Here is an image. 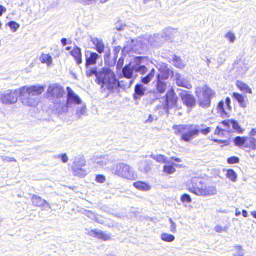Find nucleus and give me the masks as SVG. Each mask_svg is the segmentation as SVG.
Wrapping results in <instances>:
<instances>
[{
	"instance_id": "obj_9",
	"label": "nucleus",
	"mask_w": 256,
	"mask_h": 256,
	"mask_svg": "<svg viewBox=\"0 0 256 256\" xmlns=\"http://www.w3.org/2000/svg\"><path fill=\"white\" fill-rule=\"evenodd\" d=\"M134 71L133 69V66H132L131 64H128L126 66L122 68V74L124 77L126 79H128V82L126 84H123L124 80H120V82H117V86L118 85L120 87L123 88H128L132 84L134 78H133V72Z\"/></svg>"
},
{
	"instance_id": "obj_44",
	"label": "nucleus",
	"mask_w": 256,
	"mask_h": 256,
	"mask_svg": "<svg viewBox=\"0 0 256 256\" xmlns=\"http://www.w3.org/2000/svg\"><path fill=\"white\" fill-rule=\"evenodd\" d=\"M180 200L183 203L190 204L192 202L191 197L188 194H184L182 196Z\"/></svg>"
},
{
	"instance_id": "obj_26",
	"label": "nucleus",
	"mask_w": 256,
	"mask_h": 256,
	"mask_svg": "<svg viewBox=\"0 0 256 256\" xmlns=\"http://www.w3.org/2000/svg\"><path fill=\"white\" fill-rule=\"evenodd\" d=\"M236 86L241 91L250 94H252V89L245 83L241 81H238Z\"/></svg>"
},
{
	"instance_id": "obj_27",
	"label": "nucleus",
	"mask_w": 256,
	"mask_h": 256,
	"mask_svg": "<svg viewBox=\"0 0 256 256\" xmlns=\"http://www.w3.org/2000/svg\"><path fill=\"white\" fill-rule=\"evenodd\" d=\"M94 162L100 167L106 166L109 162L108 156L98 157L95 158Z\"/></svg>"
},
{
	"instance_id": "obj_5",
	"label": "nucleus",
	"mask_w": 256,
	"mask_h": 256,
	"mask_svg": "<svg viewBox=\"0 0 256 256\" xmlns=\"http://www.w3.org/2000/svg\"><path fill=\"white\" fill-rule=\"evenodd\" d=\"M173 129L176 135L181 136V138L186 142H190L197 137L200 133V130L198 125L182 124L174 126Z\"/></svg>"
},
{
	"instance_id": "obj_56",
	"label": "nucleus",
	"mask_w": 256,
	"mask_h": 256,
	"mask_svg": "<svg viewBox=\"0 0 256 256\" xmlns=\"http://www.w3.org/2000/svg\"><path fill=\"white\" fill-rule=\"evenodd\" d=\"M211 132L210 128H208L205 129H202L200 130V132L204 136L208 135Z\"/></svg>"
},
{
	"instance_id": "obj_41",
	"label": "nucleus",
	"mask_w": 256,
	"mask_h": 256,
	"mask_svg": "<svg viewBox=\"0 0 256 256\" xmlns=\"http://www.w3.org/2000/svg\"><path fill=\"white\" fill-rule=\"evenodd\" d=\"M86 112V104L82 102V104L78 106L76 110V114L79 116L84 115Z\"/></svg>"
},
{
	"instance_id": "obj_3",
	"label": "nucleus",
	"mask_w": 256,
	"mask_h": 256,
	"mask_svg": "<svg viewBox=\"0 0 256 256\" xmlns=\"http://www.w3.org/2000/svg\"><path fill=\"white\" fill-rule=\"evenodd\" d=\"M66 90V102L64 101L62 103L56 104V109L59 114L67 113L70 109L74 110L76 106H79L82 104V100L70 87H67Z\"/></svg>"
},
{
	"instance_id": "obj_24",
	"label": "nucleus",
	"mask_w": 256,
	"mask_h": 256,
	"mask_svg": "<svg viewBox=\"0 0 256 256\" xmlns=\"http://www.w3.org/2000/svg\"><path fill=\"white\" fill-rule=\"evenodd\" d=\"M86 164V160L84 157L79 156L75 158L72 168H83Z\"/></svg>"
},
{
	"instance_id": "obj_7",
	"label": "nucleus",
	"mask_w": 256,
	"mask_h": 256,
	"mask_svg": "<svg viewBox=\"0 0 256 256\" xmlns=\"http://www.w3.org/2000/svg\"><path fill=\"white\" fill-rule=\"evenodd\" d=\"M196 96L198 99V104L204 108L210 107L211 99L215 96V92L206 86H198L196 89Z\"/></svg>"
},
{
	"instance_id": "obj_53",
	"label": "nucleus",
	"mask_w": 256,
	"mask_h": 256,
	"mask_svg": "<svg viewBox=\"0 0 256 256\" xmlns=\"http://www.w3.org/2000/svg\"><path fill=\"white\" fill-rule=\"evenodd\" d=\"M96 180L98 182L103 184L106 182V178L103 175H98L96 176Z\"/></svg>"
},
{
	"instance_id": "obj_64",
	"label": "nucleus",
	"mask_w": 256,
	"mask_h": 256,
	"mask_svg": "<svg viewBox=\"0 0 256 256\" xmlns=\"http://www.w3.org/2000/svg\"><path fill=\"white\" fill-rule=\"evenodd\" d=\"M153 40H154V38H152V36H150V38H148V43L150 44V45H153L154 44V42H153Z\"/></svg>"
},
{
	"instance_id": "obj_14",
	"label": "nucleus",
	"mask_w": 256,
	"mask_h": 256,
	"mask_svg": "<svg viewBox=\"0 0 256 256\" xmlns=\"http://www.w3.org/2000/svg\"><path fill=\"white\" fill-rule=\"evenodd\" d=\"M99 58V55L96 52H91L90 51L86 52V67L90 66V65H94L96 64V61Z\"/></svg>"
},
{
	"instance_id": "obj_49",
	"label": "nucleus",
	"mask_w": 256,
	"mask_h": 256,
	"mask_svg": "<svg viewBox=\"0 0 256 256\" xmlns=\"http://www.w3.org/2000/svg\"><path fill=\"white\" fill-rule=\"evenodd\" d=\"M146 60L145 57H136L134 58L135 65L142 66L141 64H144V62Z\"/></svg>"
},
{
	"instance_id": "obj_62",
	"label": "nucleus",
	"mask_w": 256,
	"mask_h": 256,
	"mask_svg": "<svg viewBox=\"0 0 256 256\" xmlns=\"http://www.w3.org/2000/svg\"><path fill=\"white\" fill-rule=\"evenodd\" d=\"M256 135V129H252L250 134V138H252V136H254Z\"/></svg>"
},
{
	"instance_id": "obj_2",
	"label": "nucleus",
	"mask_w": 256,
	"mask_h": 256,
	"mask_svg": "<svg viewBox=\"0 0 256 256\" xmlns=\"http://www.w3.org/2000/svg\"><path fill=\"white\" fill-rule=\"evenodd\" d=\"M44 87L39 86H24L18 89L22 103L27 106L35 107L40 102L38 96L44 91Z\"/></svg>"
},
{
	"instance_id": "obj_8",
	"label": "nucleus",
	"mask_w": 256,
	"mask_h": 256,
	"mask_svg": "<svg viewBox=\"0 0 256 256\" xmlns=\"http://www.w3.org/2000/svg\"><path fill=\"white\" fill-rule=\"evenodd\" d=\"M64 94V88L60 84H55L50 85L48 89V95L52 100L56 104L61 103L60 99Z\"/></svg>"
},
{
	"instance_id": "obj_52",
	"label": "nucleus",
	"mask_w": 256,
	"mask_h": 256,
	"mask_svg": "<svg viewBox=\"0 0 256 256\" xmlns=\"http://www.w3.org/2000/svg\"><path fill=\"white\" fill-rule=\"evenodd\" d=\"M169 222L171 224L170 226V231L173 232L175 233L176 232V224L174 222V220H172V218H169Z\"/></svg>"
},
{
	"instance_id": "obj_43",
	"label": "nucleus",
	"mask_w": 256,
	"mask_h": 256,
	"mask_svg": "<svg viewBox=\"0 0 256 256\" xmlns=\"http://www.w3.org/2000/svg\"><path fill=\"white\" fill-rule=\"evenodd\" d=\"M10 27L11 30L15 32L20 28V25L14 22H10L7 24Z\"/></svg>"
},
{
	"instance_id": "obj_29",
	"label": "nucleus",
	"mask_w": 256,
	"mask_h": 256,
	"mask_svg": "<svg viewBox=\"0 0 256 256\" xmlns=\"http://www.w3.org/2000/svg\"><path fill=\"white\" fill-rule=\"evenodd\" d=\"M232 98L238 102L240 106L242 108H244L247 106L244 98L242 94L234 92L232 94Z\"/></svg>"
},
{
	"instance_id": "obj_47",
	"label": "nucleus",
	"mask_w": 256,
	"mask_h": 256,
	"mask_svg": "<svg viewBox=\"0 0 256 256\" xmlns=\"http://www.w3.org/2000/svg\"><path fill=\"white\" fill-rule=\"evenodd\" d=\"M84 6H90L94 4L96 0H76Z\"/></svg>"
},
{
	"instance_id": "obj_4",
	"label": "nucleus",
	"mask_w": 256,
	"mask_h": 256,
	"mask_svg": "<svg viewBox=\"0 0 256 256\" xmlns=\"http://www.w3.org/2000/svg\"><path fill=\"white\" fill-rule=\"evenodd\" d=\"M203 185L204 182L200 178H194L191 180L188 190L200 196L208 197L217 194L218 190L216 186H203Z\"/></svg>"
},
{
	"instance_id": "obj_39",
	"label": "nucleus",
	"mask_w": 256,
	"mask_h": 256,
	"mask_svg": "<svg viewBox=\"0 0 256 256\" xmlns=\"http://www.w3.org/2000/svg\"><path fill=\"white\" fill-rule=\"evenodd\" d=\"M174 65L178 68H184L185 66V64L182 61V59L176 56H174L173 58Z\"/></svg>"
},
{
	"instance_id": "obj_54",
	"label": "nucleus",
	"mask_w": 256,
	"mask_h": 256,
	"mask_svg": "<svg viewBox=\"0 0 256 256\" xmlns=\"http://www.w3.org/2000/svg\"><path fill=\"white\" fill-rule=\"evenodd\" d=\"M58 158H60L62 162L64 163H66L68 160V156L66 155V154H60L58 156Z\"/></svg>"
},
{
	"instance_id": "obj_46",
	"label": "nucleus",
	"mask_w": 256,
	"mask_h": 256,
	"mask_svg": "<svg viewBox=\"0 0 256 256\" xmlns=\"http://www.w3.org/2000/svg\"><path fill=\"white\" fill-rule=\"evenodd\" d=\"M228 230V226L223 227L220 225L216 226L214 230L218 233H222V232H227Z\"/></svg>"
},
{
	"instance_id": "obj_15",
	"label": "nucleus",
	"mask_w": 256,
	"mask_h": 256,
	"mask_svg": "<svg viewBox=\"0 0 256 256\" xmlns=\"http://www.w3.org/2000/svg\"><path fill=\"white\" fill-rule=\"evenodd\" d=\"M90 41L95 46L94 48V50L99 54H100L104 52L105 50V45L102 39L91 36Z\"/></svg>"
},
{
	"instance_id": "obj_25",
	"label": "nucleus",
	"mask_w": 256,
	"mask_h": 256,
	"mask_svg": "<svg viewBox=\"0 0 256 256\" xmlns=\"http://www.w3.org/2000/svg\"><path fill=\"white\" fill-rule=\"evenodd\" d=\"M72 55L75 58L78 64L82 63L81 49L76 47L71 52Z\"/></svg>"
},
{
	"instance_id": "obj_58",
	"label": "nucleus",
	"mask_w": 256,
	"mask_h": 256,
	"mask_svg": "<svg viewBox=\"0 0 256 256\" xmlns=\"http://www.w3.org/2000/svg\"><path fill=\"white\" fill-rule=\"evenodd\" d=\"M248 70V68L245 66H244V68H242V70L240 71V74L243 75Z\"/></svg>"
},
{
	"instance_id": "obj_13",
	"label": "nucleus",
	"mask_w": 256,
	"mask_h": 256,
	"mask_svg": "<svg viewBox=\"0 0 256 256\" xmlns=\"http://www.w3.org/2000/svg\"><path fill=\"white\" fill-rule=\"evenodd\" d=\"M176 79V84L178 86L185 88L188 90L192 88V86L186 79L180 74L176 73L174 76Z\"/></svg>"
},
{
	"instance_id": "obj_10",
	"label": "nucleus",
	"mask_w": 256,
	"mask_h": 256,
	"mask_svg": "<svg viewBox=\"0 0 256 256\" xmlns=\"http://www.w3.org/2000/svg\"><path fill=\"white\" fill-rule=\"evenodd\" d=\"M18 90H8L0 96V102L4 104H14L18 102Z\"/></svg>"
},
{
	"instance_id": "obj_6",
	"label": "nucleus",
	"mask_w": 256,
	"mask_h": 256,
	"mask_svg": "<svg viewBox=\"0 0 256 256\" xmlns=\"http://www.w3.org/2000/svg\"><path fill=\"white\" fill-rule=\"evenodd\" d=\"M112 172L114 174L128 180H134L138 178L137 173L134 169L124 162L114 165L112 168Z\"/></svg>"
},
{
	"instance_id": "obj_33",
	"label": "nucleus",
	"mask_w": 256,
	"mask_h": 256,
	"mask_svg": "<svg viewBox=\"0 0 256 256\" xmlns=\"http://www.w3.org/2000/svg\"><path fill=\"white\" fill-rule=\"evenodd\" d=\"M226 176L233 182H236L237 181L238 175L232 170L230 169L226 170Z\"/></svg>"
},
{
	"instance_id": "obj_20",
	"label": "nucleus",
	"mask_w": 256,
	"mask_h": 256,
	"mask_svg": "<svg viewBox=\"0 0 256 256\" xmlns=\"http://www.w3.org/2000/svg\"><path fill=\"white\" fill-rule=\"evenodd\" d=\"M40 62L46 64L48 67H51L53 64V59L50 54H42L40 57Z\"/></svg>"
},
{
	"instance_id": "obj_37",
	"label": "nucleus",
	"mask_w": 256,
	"mask_h": 256,
	"mask_svg": "<svg viewBox=\"0 0 256 256\" xmlns=\"http://www.w3.org/2000/svg\"><path fill=\"white\" fill-rule=\"evenodd\" d=\"M160 238L163 241L168 242H172L175 240L174 236L167 233L162 234L160 236Z\"/></svg>"
},
{
	"instance_id": "obj_31",
	"label": "nucleus",
	"mask_w": 256,
	"mask_h": 256,
	"mask_svg": "<svg viewBox=\"0 0 256 256\" xmlns=\"http://www.w3.org/2000/svg\"><path fill=\"white\" fill-rule=\"evenodd\" d=\"M73 174L80 178H84L86 175V172L82 168H72Z\"/></svg>"
},
{
	"instance_id": "obj_34",
	"label": "nucleus",
	"mask_w": 256,
	"mask_h": 256,
	"mask_svg": "<svg viewBox=\"0 0 256 256\" xmlns=\"http://www.w3.org/2000/svg\"><path fill=\"white\" fill-rule=\"evenodd\" d=\"M155 70L152 69L151 70L150 74L146 76L143 78L142 80V82L144 84H148L154 78L155 75Z\"/></svg>"
},
{
	"instance_id": "obj_18",
	"label": "nucleus",
	"mask_w": 256,
	"mask_h": 256,
	"mask_svg": "<svg viewBox=\"0 0 256 256\" xmlns=\"http://www.w3.org/2000/svg\"><path fill=\"white\" fill-rule=\"evenodd\" d=\"M152 162L150 160H142L139 162L138 170L142 172L148 173L151 170Z\"/></svg>"
},
{
	"instance_id": "obj_17",
	"label": "nucleus",
	"mask_w": 256,
	"mask_h": 256,
	"mask_svg": "<svg viewBox=\"0 0 256 256\" xmlns=\"http://www.w3.org/2000/svg\"><path fill=\"white\" fill-rule=\"evenodd\" d=\"M222 124L228 128L232 126V128L239 134H242L244 132V130L241 128L238 122L234 120H224L222 122Z\"/></svg>"
},
{
	"instance_id": "obj_57",
	"label": "nucleus",
	"mask_w": 256,
	"mask_h": 256,
	"mask_svg": "<svg viewBox=\"0 0 256 256\" xmlns=\"http://www.w3.org/2000/svg\"><path fill=\"white\" fill-rule=\"evenodd\" d=\"M214 134L216 135H222V130L218 126L215 130Z\"/></svg>"
},
{
	"instance_id": "obj_30",
	"label": "nucleus",
	"mask_w": 256,
	"mask_h": 256,
	"mask_svg": "<svg viewBox=\"0 0 256 256\" xmlns=\"http://www.w3.org/2000/svg\"><path fill=\"white\" fill-rule=\"evenodd\" d=\"M176 32V30L172 28H165L164 30V36L166 40H168L172 38Z\"/></svg>"
},
{
	"instance_id": "obj_38",
	"label": "nucleus",
	"mask_w": 256,
	"mask_h": 256,
	"mask_svg": "<svg viewBox=\"0 0 256 256\" xmlns=\"http://www.w3.org/2000/svg\"><path fill=\"white\" fill-rule=\"evenodd\" d=\"M217 110L218 113L222 117H226L227 116V114L224 109V102L222 101L220 102L217 108Z\"/></svg>"
},
{
	"instance_id": "obj_48",
	"label": "nucleus",
	"mask_w": 256,
	"mask_h": 256,
	"mask_svg": "<svg viewBox=\"0 0 256 256\" xmlns=\"http://www.w3.org/2000/svg\"><path fill=\"white\" fill-rule=\"evenodd\" d=\"M226 38L229 40L230 42L233 43L236 40V36L232 32H229L226 35Z\"/></svg>"
},
{
	"instance_id": "obj_42",
	"label": "nucleus",
	"mask_w": 256,
	"mask_h": 256,
	"mask_svg": "<svg viewBox=\"0 0 256 256\" xmlns=\"http://www.w3.org/2000/svg\"><path fill=\"white\" fill-rule=\"evenodd\" d=\"M164 172L168 174H172L176 172V170L172 166H164Z\"/></svg>"
},
{
	"instance_id": "obj_16",
	"label": "nucleus",
	"mask_w": 256,
	"mask_h": 256,
	"mask_svg": "<svg viewBox=\"0 0 256 256\" xmlns=\"http://www.w3.org/2000/svg\"><path fill=\"white\" fill-rule=\"evenodd\" d=\"M182 99L184 104L188 108H193L196 106V99L192 95L184 94L182 95Z\"/></svg>"
},
{
	"instance_id": "obj_28",
	"label": "nucleus",
	"mask_w": 256,
	"mask_h": 256,
	"mask_svg": "<svg viewBox=\"0 0 256 256\" xmlns=\"http://www.w3.org/2000/svg\"><path fill=\"white\" fill-rule=\"evenodd\" d=\"M150 157L156 160L158 162L164 163V164H172L176 166L178 165H175L174 164H172L170 160H168L164 156L162 155H152Z\"/></svg>"
},
{
	"instance_id": "obj_36",
	"label": "nucleus",
	"mask_w": 256,
	"mask_h": 256,
	"mask_svg": "<svg viewBox=\"0 0 256 256\" xmlns=\"http://www.w3.org/2000/svg\"><path fill=\"white\" fill-rule=\"evenodd\" d=\"M166 84L162 82V80H158L156 90L160 94H163L166 91Z\"/></svg>"
},
{
	"instance_id": "obj_60",
	"label": "nucleus",
	"mask_w": 256,
	"mask_h": 256,
	"mask_svg": "<svg viewBox=\"0 0 256 256\" xmlns=\"http://www.w3.org/2000/svg\"><path fill=\"white\" fill-rule=\"evenodd\" d=\"M154 120V118L152 115L150 114L148 119L146 121V123H152Z\"/></svg>"
},
{
	"instance_id": "obj_51",
	"label": "nucleus",
	"mask_w": 256,
	"mask_h": 256,
	"mask_svg": "<svg viewBox=\"0 0 256 256\" xmlns=\"http://www.w3.org/2000/svg\"><path fill=\"white\" fill-rule=\"evenodd\" d=\"M227 162L229 164H236L239 162L240 160L238 157L232 156L228 158Z\"/></svg>"
},
{
	"instance_id": "obj_61",
	"label": "nucleus",
	"mask_w": 256,
	"mask_h": 256,
	"mask_svg": "<svg viewBox=\"0 0 256 256\" xmlns=\"http://www.w3.org/2000/svg\"><path fill=\"white\" fill-rule=\"evenodd\" d=\"M230 99L229 98H226V102L228 108L230 110L231 108V107L230 106Z\"/></svg>"
},
{
	"instance_id": "obj_22",
	"label": "nucleus",
	"mask_w": 256,
	"mask_h": 256,
	"mask_svg": "<svg viewBox=\"0 0 256 256\" xmlns=\"http://www.w3.org/2000/svg\"><path fill=\"white\" fill-rule=\"evenodd\" d=\"M146 91V88L142 84H137L134 89V98L136 100L140 99L142 96H144Z\"/></svg>"
},
{
	"instance_id": "obj_23",
	"label": "nucleus",
	"mask_w": 256,
	"mask_h": 256,
	"mask_svg": "<svg viewBox=\"0 0 256 256\" xmlns=\"http://www.w3.org/2000/svg\"><path fill=\"white\" fill-rule=\"evenodd\" d=\"M133 185L136 189L144 192L149 191L151 189V186L150 184L142 182H134Z\"/></svg>"
},
{
	"instance_id": "obj_11",
	"label": "nucleus",
	"mask_w": 256,
	"mask_h": 256,
	"mask_svg": "<svg viewBox=\"0 0 256 256\" xmlns=\"http://www.w3.org/2000/svg\"><path fill=\"white\" fill-rule=\"evenodd\" d=\"M178 97L173 90H170L166 94V103L164 108L167 110L176 106Z\"/></svg>"
},
{
	"instance_id": "obj_12",
	"label": "nucleus",
	"mask_w": 256,
	"mask_h": 256,
	"mask_svg": "<svg viewBox=\"0 0 256 256\" xmlns=\"http://www.w3.org/2000/svg\"><path fill=\"white\" fill-rule=\"evenodd\" d=\"M86 234L91 236L101 239L104 241L108 240L110 239V235L98 230H88Z\"/></svg>"
},
{
	"instance_id": "obj_21",
	"label": "nucleus",
	"mask_w": 256,
	"mask_h": 256,
	"mask_svg": "<svg viewBox=\"0 0 256 256\" xmlns=\"http://www.w3.org/2000/svg\"><path fill=\"white\" fill-rule=\"evenodd\" d=\"M249 137H240L237 136L234 140V142L236 146L240 148H246V144L248 143V139Z\"/></svg>"
},
{
	"instance_id": "obj_45",
	"label": "nucleus",
	"mask_w": 256,
	"mask_h": 256,
	"mask_svg": "<svg viewBox=\"0 0 256 256\" xmlns=\"http://www.w3.org/2000/svg\"><path fill=\"white\" fill-rule=\"evenodd\" d=\"M85 215L90 218L92 220H94V222H98V217L96 216L94 214L91 212L90 211L86 212Z\"/></svg>"
},
{
	"instance_id": "obj_40",
	"label": "nucleus",
	"mask_w": 256,
	"mask_h": 256,
	"mask_svg": "<svg viewBox=\"0 0 256 256\" xmlns=\"http://www.w3.org/2000/svg\"><path fill=\"white\" fill-rule=\"evenodd\" d=\"M248 143L246 144V148L252 150H256V138H250L248 139Z\"/></svg>"
},
{
	"instance_id": "obj_1",
	"label": "nucleus",
	"mask_w": 256,
	"mask_h": 256,
	"mask_svg": "<svg viewBox=\"0 0 256 256\" xmlns=\"http://www.w3.org/2000/svg\"><path fill=\"white\" fill-rule=\"evenodd\" d=\"M86 76L88 78L94 76L96 82L104 90H112L117 87V80L116 75L109 68L104 67L98 70L96 67H86Z\"/></svg>"
},
{
	"instance_id": "obj_63",
	"label": "nucleus",
	"mask_w": 256,
	"mask_h": 256,
	"mask_svg": "<svg viewBox=\"0 0 256 256\" xmlns=\"http://www.w3.org/2000/svg\"><path fill=\"white\" fill-rule=\"evenodd\" d=\"M236 249L239 252H243V250L242 246H236Z\"/></svg>"
},
{
	"instance_id": "obj_50",
	"label": "nucleus",
	"mask_w": 256,
	"mask_h": 256,
	"mask_svg": "<svg viewBox=\"0 0 256 256\" xmlns=\"http://www.w3.org/2000/svg\"><path fill=\"white\" fill-rule=\"evenodd\" d=\"M0 158H2V162H16V160L14 158H10L6 156H0Z\"/></svg>"
},
{
	"instance_id": "obj_55",
	"label": "nucleus",
	"mask_w": 256,
	"mask_h": 256,
	"mask_svg": "<svg viewBox=\"0 0 256 256\" xmlns=\"http://www.w3.org/2000/svg\"><path fill=\"white\" fill-rule=\"evenodd\" d=\"M124 64V60L122 58H120L116 64L117 69L120 70L122 68Z\"/></svg>"
},
{
	"instance_id": "obj_35",
	"label": "nucleus",
	"mask_w": 256,
	"mask_h": 256,
	"mask_svg": "<svg viewBox=\"0 0 256 256\" xmlns=\"http://www.w3.org/2000/svg\"><path fill=\"white\" fill-rule=\"evenodd\" d=\"M134 70L141 74H145L148 70V68L144 66L133 65Z\"/></svg>"
},
{
	"instance_id": "obj_32",
	"label": "nucleus",
	"mask_w": 256,
	"mask_h": 256,
	"mask_svg": "<svg viewBox=\"0 0 256 256\" xmlns=\"http://www.w3.org/2000/svg\"><path fill=\"white\" fill-rule=\"evenodd\" d=\"M170 72V70L168 68H165L164 70L160 71V74L158 75L157 80H164L168 79Z\"/></svg>"
},
{
	"instance_id": "obj_19",
	"label": "nucleus",
	"mask_w": 256,
	"mask_h": 256,
	"mask_svg": "<svg viewBox=\"0 0 256 256\" xmlns=\"http://www.w3.org/2000/svg\"><path fill=\"white\" fill-rule=\"evenodd\" d=\"M32 201V204L36 206L44 208L46 206L48 208L50 207L46 200L37 196H33Z\"/></svg>"
},
{
	"instance_id": "obj_59",
	"label": "nucleus",
	"mask_w": 256,
	"mask_h": 256,
	"mask_svg": "<svg viewBox=\"0 0 256 256\" xmlns=\"http://www.w3.org/2000/svg\"><path fill=\"white\" fill-rule=\"evenodd\" d=\"M6 12V8L0 5V16H2L4 13Z\"/></svg>"
}]
</instances>
